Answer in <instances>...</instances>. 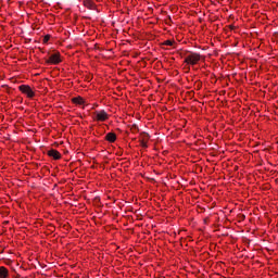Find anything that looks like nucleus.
<instances>
[{"label": "nucleus", "instance_id": "9", "mask_svg": "<svg viewBox=\"0 0 278 278\" xmlns=\"http://www.w3.org/2000/svg\"><path fill=\"white\" fill-rule=\"evenodd\" d=\"M72 103H75V105H84L86 101L80 96H78L72 99Z\"/></svg>", "mask_w": 278, "mask_h": 278}, {"label": "nucleus", "instance_id": "6", "mask_svg": "<svg viewBox=\"0 0 278 278\" xmlns=\"http://www.w3.org/2000/svg\"><path fill=\"white\" fill-rule=\"evenodd\" d=\"M48 155L49 157H53V160H62V154L55 149L48 151Z\"/></svg>", "mask_w": 278, "mask_h": 278}, {"label": "nucleus", "instance_id": "10", "mask_svg": "<svg viewBox=\"0 0 278 278\" xmlns=\"http://www.w3.org/2000/svg\"><path fill=\"white\" fill-rule=\"evenodd\" d=\"M105 140L108 142H116V134L114 132H109L105 135Z\"/></svg>", "mask_w": 278, "mask_h": 278}, {"label": "nucleus", "instance_id": "1", "mask_svg": "<svg viewBox=\"0 0 278 278\" xmlns=\"http://www.w3.org/2000/svg\"><path fill=\"white\" fill-rule=\"evenodd\" d=\"M199 62H201V54L197 52H190L185 58V64H189V66H195Z\"/></svg>", "mask_w": 278, "mask_h": 278}, {"label": "nucleus", "instance_id": "5", "mask_svg": "<svg viewBox=\"0 0 278 278\" xmlns=\"http://www.w3.org/2000/svg\"><path fill=\"white\" fill-rule=\"evenodd\" d=\"M139 141H140V147H142V149H148L149 147V134H141L140 135V138H139Z\"/></svg>", "mask_w": 278, "mask_h": 278}, {"label": "nucleus", "instance_id": "13", "mask_svg": "<svg viewBox=\"0 0 278 278\" xmlns=\"http://www.w3.org/2000/svg\"><path fill=\"white\" fill-rule=\"evenodd\" d=\"M230 29H236V26H233V25H230Z\"/></svg>", "mask_w": 278, "mask_h": 278}, {"label": "nucleus", "instance_id": "4", "mask_svg": "<svg viewBox=\"0 0 278 278\" xmlns=\"http://www.w3.org/2000/svg\"><path fill=\"white\" fill-rule=\"evenodd\" d=\"M60 63H62V54L60 52L51 54L47 60V64L58 65Z\"/></svg>", "mask_w": 278, "mask_h": 278}, {"label": "nucleus", "instance_id": "12", "mask_svg": "<svg viewBox=\"0 0 278 278\" xmlns=\"http://www.w3.org/2000/svg\"><path fill=\"white\" fill-rule=\"evenodd\" d=\"M49 40H51V35H46L43 37V45H47V42H49Z\"/></svg>", "mask_w": 278, "mask_h": 278}, {"label": "nucleus", "instance_id": "8", "mask_svg": "<svg viewBox=\"0 0 278 278\" xmlns=\"http://www.w3.org/2000/svg\"><path fill=\"white\" fill-rule=\"evenodd\" d=\"M10 277V270L5 268V266L0 267V278H8Z\"/></svg>", "mask_w": 278, "mask_h": 278}, {"label": "nucleus", "instance_id": "3", "mask_svg": "<svg viewBox=\"0 0 278 278\" xmlns=\"http://www.w3.org/2000/svg\"><path fill=\"white\" fill-rule=\"evenodd\" d=\"M18 90H21L23 94H26L28 99H34L36 97V92H34V89H31L29 85H21Z\"/></svg>", "mask_w": 278, "mask_h": 278}, {"label": "nucleus", "instance_id": "2", "mask_svg": "<svg viewBox=\"0 0 278 278\" xmlns=\"http://www.w3.org/2000/svg\"><path fill=\"white\" fill-rule=\"evenodd\" d=\"M110 118V115L105 110L96 111L93 113V121H97L98 123H105Z\"/></svg>", "mask_w": 278, "mask_h": 278}, {"label": "nucleus", "instance_id": "7", "mask_svg": "<svg viewBox=\"0 0 278 278\" xmlns=\"http://www.w3.org/2000/svg\"><path fill=\"white\" fill-rule=\"evenodd\" d=\"M84 5L88 8V10H94L97 8V4H94L92 0H84Z\"/></svg>", "mask_w": 278, "mask_h": 278}, {"label": "nucleus", "instance_id": "11", "mask_svg": "<svg viewBox=\"0 0 278 278\" xmlns=\"http://www.w3.org/2000/svg\"><path fill=\"white\" fill-rule=\"evenodd\" d=\"M164 45H165V47H173V45H175V41H173V40H165Z\"/></svg>", "mask_w": 278, "mask_h": 278}]
</instances>
